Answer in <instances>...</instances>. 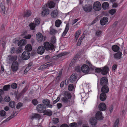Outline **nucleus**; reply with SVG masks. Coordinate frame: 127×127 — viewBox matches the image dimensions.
<instances>
[{
    "label": "nucleus",
    "instance_id": "f257e3e1",
    "mask_svg": "<svg viewBox=\"0 0 127 127\" xmlns=\"http://www.w3.org/2000/svg\"><path fill=\"white\" fill-rule=\"evenodd\" d=\"M63 96L61 98V100L64 103H67L70 102V99H71L72 95L69 92L65 91L63 93Z\"/></svg>",
    "mask_w": 127,
    "mask_h": 127
},
{
    "label": "nucleus",
    "instance_id": "f03ea898",
    "mask_svg": "<svg viewBox=\"0 0 127 127\" xmlns=\"http://www.w3.org/2000/svg\"><path fill=\"white\" fill-rule=\"evenodd\" d=\"M81 69L83 73L86 74H88L91 73V70H93L94 69L92 67L90 68L87 65L84 64L82 66Z\"/></svg>",
    "mask_w": 127,
    "mask_h": 127
},
{
    "label": "nucleus",
    "instance_id": "7ed1b4c3",
    "mask_svg": "<svg viewBox=\"0 0 127 127\" xmlns=\"http://www.w3.org/2000/svg\"><path fill=\"white\" fill-rule=\"evenodd\" d=\"M42 10L40 13V15L42 17H45L49 14V10L48 8L46 5H44L42 7Z\"/></svg>",
    "mask_w": 127,
    "mask_h": 127
},
{
    "label": "nucleus",
    "instance_id": "20e7f679",
    "mask_svg": "<svg viewBox=\"0 0 127 127\" xmlns=\"http://www.w3.org/2000/svg\"><path fill=\"white\" fill-rule=\"evenodd\" d=\"M22 48L18 47H12L10 49V53L12 54H18L21 53L22 51Z\"/></svg>",
    "mask_w": 127,
    "mask_h": 127
},
{
    "label": "nucleus",
    "instance_id": "39448f33",
    "mask_svg": "<svg viewBox=\"0 0 127 127\" xmlns=\"http://www.w3.org/2000/svg\"><path fill=\"white\" fill-rule=\"evenodd\" d=\"M44 48L46 50H53L54 47V45L52 44H50L48 42H45L44 43Z\"/></svg>",
    "mask_w": 127,
    "mask_h": 127
},
{
    "label": "nucleus",
    "instance_id": "423d86ee",
    "mask_svg": "<svg viewBox=\"0 0 127 127\" xmlns=\"http://www.w3.org/2000/svg\"><path fill=\"white\" fill-rule=\"evenodd\" d=\"M82 8L84 11L86 13L91 12L92 9V5L89 4H86L84 6H83Z\"/></svg>",
    "mask_w": 127,
    "mask_h": 127
},
{
    "label": "nucleus",
    "instance_id": "0eeeda50",
    "mask_svg": "<svg viewBox=\"0 0 127 127\" xmlns=\"http://www.w3.org/2000/svg\"><path fill=\"white\" fill-rule=\"evenodd\" d=\"M93 7L94 9L96 11H99L101 8V5L100 3L98 1L95 2L94 3Z\"/></svg>",
    "mask_w": 127,
    "mask_h": 127
},
{
    "label": "nucleus",
    "instance_id": "6e6552de",
    "mask_svg": "<svg viewBox=\"0 0 127 127\" xmlns=\"http://www.w3.org/2000/svg\"><path fill=\"white\" fill-rule=\"evenodd\" d=\"M37 111L40 113L43 112L44 109H46V107L43 104H39L36 107Z\"/></svg>",
    "mask_w": 127,
    "mask_h": 127
},
{
    "label": "nucleus",
    "instance_id": "1a4fd4ad",
    "mask_svg": "<svg viewBox=\"0 0 127 127\" xmlns=\"http://www.w3.org/2000/svg\"><path fill=\"white\" fill-rule=\"evenodd\" d=\"M30 53L29 51H24L22 54V58L23 60H27L30 57Z\"/></svg>",
    "mask_w": 127,
    "mask_h": 127
},
{
    "label": "nucleus",
    "instance_id": "9d476101",
    "mask_svg": "<svg viewBox=\"0 0 127 127\" xmlns=\"http://www.w3.org/2000/svg\"><path fill=\"white\" fill-rule=\"evenodd\" d=\"M42 103L43 105H46L47 107L52 108V105L50 104V100L48 99H45L43 100Z\"/></svg>",
    "mask_w": 127,
    "mask_h": 127
},
{
    "label": "nucleus",
    "instance_id": "9b49d317",
    "mask_svg": "<svg viewBox=\"0 0 127 127\" xmlns=\"http://www.w3.org/2000/svg\"><path fill=\"white\" fill-rule=\"evenodd\" d=\"M108 80L105 77H102L100 79V84L101 86L106 85L108 84Z\"/></svg>",
    "mask_w": 127,
    "mask_h": 127
},
{
    "label": "nucleus",
    "instance_id": "f8f14e48",
    "mask_svg": "<svg viewBox=\"0 0 127 127\" xmlns=\"http://www.w3.org/2000/svg\"><path fill=\"white\" fill-rule=\"evenodd\" d=\"M41 117L40 115L37 113H32L29 117L30 119L32 120L34 119H38Z\"/></svg>",
    "mask_w": 127,
    "mask_h": 127
},
{
    "label": "nucleus",
    "instance_id": "ddd939ff",
    "mask_svg": "<svg viewBox=\"0 0 127 127\" xmlns=\"http://www.w3.org/2000/svg\"><path fill=\"white\" fill-rule=\"evenodd\" d=\"M59 12L57 9L53 10L51 12V16L53 18H56L59 16Z\"/></svg>",
    "mask_w": 127,
    "mask_h": 127
},
{
    "label": "nucleus",
    "instance_id": "4468645a",
    "mask_svg": "<svg viewBox=\"0 0 127 127\" xmlns=\"http://www.w3.org/2000/svg\"><path fill=\"white\" fill-rule=\"evenodd\" d=\"M18 63L17 62H13L11 66L12 70L15 71L17 70L18 67Z\"/></svg>",
    "mask_w": 127,
    "mask_h": 127
},
{
    "label": "nucleus",
    "instance_id": "2eb2a0df",
    "mask_svg": "<svg viewBox=\"0 0 127 127\" xmlns=\"http://www.w3.org/2000/svg\"><path fill=\"white\" fill-rule=\"evenodd\" d=\"M109 67L107 65L104 66L101 69V73L103 75L107 74L109 71Z\"/></svg>",
    "mask_w": 127,
    "mask_h": 127
},
{
    "label": "nucleus",
    "instance_id": "dca6fc26",
    "mask_svg": "<svg viewBox=\"0 0 127 127\" xmlns=\"http://www.w3.org/2000/svg\"><path fill=\"white\" fill-rule=\"evenodd\" d=\"M45 50L44 47L43 46H40L38 47L37 50V53L40 55L42 54Z\"/></svg>",
    "mask_w": 127,
    "mask_h": 127
},
{
    "label": "nucleus",
    "instance_id": "f3484780",
    "mask_svg": "<svg viewBox=\"0 0 127 127\" xmlns=\"http://www.w3.org/2000/svg\"><path fill=\"white\" fill-rule=\"evenodd\" d=\"M36 35V38L38 42H41L43 40V36L41 33L40 32L37 33Z\"/></svg>",
    "mask_w": 127,
    "mask_h": 127
},
{
    "label": "nucleus",
    "instance_id": "a211bd4d",
    "mask_svg": "<svg viewBox=\"0 0 127 127\" xmlns=\"http://www.w3.org/2000/svg\"><path fill=\"white\" fill-rule=\"evenodd\" d=\"M103 118L102 116V112L98 111L96 113L95 118L97 120H100L103 119Z\"/></svg>",
    "mask_w": 127,
    "mask_h": 127
},
{
    "label": "nucleus",
    "instance_id": "6ab92c4d",
    "mask_svg": "<svg viewBox=\"0 0 127 127\" xmlns=\"http://www.w3.org/2000/svg\"><path fill=\"white\" fill-rule=\"evenodd\" d=\"M101 88V91L102 93H106L109 91V89L108 86L107 85H104Z\"/></svg>",
    "mask_w": 127,
    "mask_h": 127
},
{
    "label": "nucleus",
    "instance_id": "aec40b11",
    "mask_svg": "<svg viewBox=\"0 0 127 127\" xmlns=\"http://www.w3.org/2000/svg\"><path fill=\"white\" fill-rule=\"evenodd\" d=\"M108 19L106 17H104L102 18L100 20V23L102 25H105L108 21Z\"/></svg>",
    "mask_w": 127,
    "mask_h": 127
},
{
    "label": "nucleus",
    "instance_id": "412c9836",
    "mask_svg": "<svg viewBox=\"0 0 127 127\" xmlns=\"http://www.w3.org/2000/svg\"><path fill=\"white\" fill-rule=\"evenodd\" d=\"M98 108L100 111H103L106 109V107L105 104L103 103H100L98 105Z\"/></svg>",
    "mask_w": 127,
    "mask_h": 127
},
{
    "label": "nucleus",
    "instance_id": "4be33fe9",
    "mask_svg": "<svg viewBox=\"0 0 127 127\" xmlns=\"http://www.w3.org/2000/svg\"><path fill=\"white\" fill-rule=\"evenodd\" d=\"M122 53L120 52H118L117 53L114 54V57L115 59L117 60H119L122 57Z\"/></svg>",
    "mask_w": 127,
    "mask_h": 127
},
{
    "label": "nucleus",
    "instance_id": "5701e85b",
    "mask_svg": "<svg viewBox=\"0 0 127 127\" xmlns=\"http://www.w3.org/2000/svg\"><path fill=\"white\" fill-rule=\"evenodd\" d=\"M50 66V64H49V63H48L41 65L38 69V70H41L46 69L48 67Z\"/></svg>",
    "mask_w": 127,
    "mask_h": 127
},
{
    "label": "nucleus",
    "instance_id": "b1692460",
    "mask_svg": "<svg viewBox=\"0 0 127 127\" xmlns=\"http://www.w3.org/2000/svg\"><path fill=\"white\" fill-rule=\"evenodd\" d=\"M90 122L92 126H95L97 123V119L95 118H93L90 119Z\"/></svg>",
    "mask_w": 127,
    "mask_h": 127
},
{
    "label": "nucleus",
    "instance_id": "393cba45",
    "mask_svg": "<svg viewBox=\"0 0 127 127\" xmlns=\"http://www.w3.org/2000/svg\"><path fill=\"white\" fill-rule=\"evenodd\" d=\"M31 14V11L30 10H27L24 12L23 16L24 17H27L30 16Z\"/></svg>",
    "mask_w": 127,
    "mask_h": 127
},
{
    "label": "nucleus",
    "instance_id": "a878e982",
    "mask_svg": "<svg viewBox=\"0 0 127 127\" xmlns=\"http://www.w3.org/2000/svg\"><path fill=\"white\" fill-rule=\"evenodd\" d=\"M69 29V25L68 24H66L65 30L62 34V36H64L66 34Z\"/></svg>",
    "mask_w": 127,
    "mask_h": 127
},
{
    "label": "nucleus",
    "instance_id": "bb28decb",
    "mask_svg": "<svg viewBox=\"0 0 127 127\" xmlns=\"http://www.w3.org/2000/svg\"><path fill=\"white\" fill-rule=\"evenodd\" d=\"M26 41L24 39H22L19 41L18 43V45L20 47H21L23 45H25L26 44Z\"/></svg>",
    "mask_w": 127,
    "mask_h": 127
},
{
    "label": "nucleus",
    "instance_id": "cd10ccee",
    "mask_svg": "<svg viewBox=\"0 0 127 127\" xmlns=\"http://www.w3.org/2000/svg\"><path fill=\"white\" fill-rule=\"evenodd\" d=\"M77 77V76L74 74H73L71 75L70 78V80L72 83L75 81Z\"/></svg>",
    "mask_w": 127,
    "mask_h": 127
},
{
    "label": "nucleus",
    "instance_id": "c85d7f7f",
    "mask_svg": "<svg viewBox=\"0 0 127 127\" xmlns=\"http://www.w3.org/2000/svg\"><path fill=\"white\" fill-rule=\"evenodd\" d=\"M43 113H44V115H47L49 116H51L52 114V112L51 110L49 109L47 110H46V109H44Z\"/></svg>",
    "mask_w": 127,
    "mask_h": 127
},
{
    "label": "nucleus",
    "instance_id": "c756f323",
    "mask_svg": "<svg viewBox=\"0 0 127 127\" xmlns=\"http://www.w3.org/2000/svg\"><path fill=\"white\" fill-rule=\"evenodd\" d=\"M106 98V93H102L100 95V98L102 101L105 100Z\"/></svg>",
    "mask_w": 127,
    "mask_h": 127
},
{
    "label": "nucleus",
    "instance_id": "7c9ffc66",
    "mask_svg": "<svg viewBox=\"0 0 127 127\" xmlns=\"http://www.w3.org/2000/svg\"><path fill=\"white\" fill-rule=\"evenodd\" d=\"M112 50L116 52L118 51L120 49V47L116 45H113L112 47Z\"/></svg>",
    "mask_w": 127,
    "mask_h": 127
},
{
    "label": "nucleus",
    "instance_id": "2f4dec72",
    "mask_svg": "<svg viewBox=\"0 0 127 127\" xmlns=\"http://www.w3.org/2000/svg\"><path fill=\"white\" fill-rule=\"evenodd\" d=\"M32 49V47L31 44H27L26 45L25 49L26 51H31Z\"/></svg>",
    "mask_w": 127,
    "mask_h": 127
},
{
    "label": "nucleus",
    "instance_id": "473e14b6",
    "mask_svg": "<svg viewBox=\"0 0 127 127\" xmlns=\"http://www.w3.org/2000/svg\"><path fill=\"white\" fill-rule=\"evenodd\" d=\"M109 6V3L107 2H104L102 5V7L104 9H107Z\"/></svg>",
    "mask_w": 127,
    "mask_h": 127
},
{
    "label": "nucleus",
    "instance_id": "72a5a7b5",
    "mask_svg": "<svg viewBox=\"0 0 127 127\" xmlns=\"http://www.w3.org/2000/svg\"><path fill=\"white\" fill-rule=\"evenodd\" d=\"M0 7L1 9V13L3 14H5V6H4L2 3H1L0 5Z\"/></svg>",
    "mask_w": 127,
    "mask_h": 127
},
{
    "label": "nucleus",
    "instance_id": "f704fd0d",
    "mask_svg": "<svg viewBox=\"0 0 127 127\" xmlns=\"http://www.w3.org/2000/svg\"><path fill=\"white\" fill-rule=\"evenodd\" d=\"M62 23L61 21V20L59 19L57 20L55 23V26L57 27H60V25Z\"/></svg>",
    "mask_w": 127,
    "mask_h": 127
},
{
    "label": "nucleus",
    "instance_id": "c9c22d12",
    "mask_svg": "<svg viewBox=\"0 0 127 127\" xmlns=\"http://www.w3.org/2000/svg\"><path fill=\"white\" fill-rule=\"evenodd\" d=\"M81 34V31L80 30H78L77 31L75 34V39L77 40L78 38V37Z\"/></svg>",
    "mask_w": 127,
    "mask_h": 127
},
{
    "label": "nucleus",
    "instance_id": "e433bc0d",
    "mask_svg": "<svg viewBox=\"0 0 127 127\" xmlns=\"http://www.w3.org/2000/svg\"><path fill=\"white\" fill-rule=\"evenodd\" d=\"M49 7L50 8H54L55 6L54 3L52 1H50L48 4Z\"/></svg>",
    "mask_w": 127,
    "mask_h": 127
},
{
    "label": "nucleus",
    "instance_id": "4c0bfd02",
    "mask_svg": "<svg viewBox=\"0 0 127 127\" xmlns=\"http://www.w3.org/2000/svg\"><path fill=\"white\" fill-rule=\"evenodd\" d=\"M36 26L34 23H31L29 25L30 29L32 30H34Z\"/></svg>",
    "mask_w": 127,
    "mask_h": 127
},
{
    "label": "nucleus",
    "instance_id": "58836bf2",
    "mask_svg": "<svg viewBox=\"0 0 127 127\" xmlns=\"http://www.w3.org/2000/svg\"><path fill=\"white\" fill-rule=\"evenodd\" d=\"M9 105L11 108H13L15 106V103L14 101H11L9 103Z\"/></svg>",
    "mask_w": 127,
    "mask_h": 127
},
{
    "label": "nucleus",
    "instance_id": "ea45409f",
    "mask_svg": "<svg viewBox=\"0 0 127 127\" xmlns=\"http://www.w3.org/2000/svg\"><path fill=\"white\" fill-rule=\"evenodd\" d=\"M119 118L117 119L115 122L113 127H118L119 124Z\"/></svg>",
    "mask_w": 127,
    "mask_h": 127
},
{
    "label": "nucleus",
    "instance_id": "a19ab883",
    "mask_svg": "<svg viewBox=\"0 0 127 127\" xmlns=\"http://www.w3.org/2000/svg\"><path fill=\"white\" fill-rule=\"evenodd\" d=\"M68 54V52H62L58 54L57 55V56L59 58L61 57L62 56H64L65 55Z\"/></svg>",
    "mask_w": 127,
    "mask_h": 127
},
{
    "label": "nucleus",
    "instance_id": "79ce46f5",
    "mask_svg": "<svg viewBox=\"0 0 127 127\" xmlns=\"http://www.w3.org/2000/svg\"><path fill=\"white\" fill-rule=\"evenodd\" d=\"M10 85H5L3 87V90L4 91H7L10 89Z\"/></svg>",
    "mask_w": 127,
    "mask_h": 127
},
{
    "label": "nucleus",
    "instance_id": "37998d69",
    "mask_svg": "<svg viewBox=\"0 0 127 127\" xmlns=\"http://www.w3.org/2000/svg\"><path fill=\"white\" fill-rule=\"evenodd\" d=\"M75 69L76 72H80L82 71L80 66H77L75 67Z\"/></svg>",
    "mask_w": 127,
    "mask_h": 127
},
{
    "label": "nucleus",
    "instance_id": "c03bdc74",
    "mask_svg": "<svg viewBox=\"0 0 127 127\" xmlns=\"http://www.w3.org/2000/svg\"><path fill=\"white\" fill-rule=\"evenodd\" d=\"M23 104L21 102H19L16 105V108L17 109H19L21 107L23 106Z\"/></svg>",
    "mask_w": 127,
    "mask_h": 127
},
{
    "label": "nucleus",
    "instance_id": "a18cd8bd",
    "mask_svg": "<svg viewBox=\"0 0 127 127\" xmlns=\"http://www.w3.org/2000/svg\"><path fill=\"white\" fill-rule=\"evenodd\" d=\"M116 12V9H111L109 11V12L111 15H113Z\"/></svg>",
    "mask_w": 127,
    "mask_h": 127
},
{
    "label": "nucleus",
    "instance_id": "49530a36",
    "mask_svg": "<svg viewBox=\"0 0 127 127\" xmlns=\"http://www.w3.org/2000/svg\"><path fill=\"white\" fill-rule=\"evenodd\" d=\"M71 127H78V125L77 123L75 122L71 123L69 125Z\"/></svg>",
    "mask_w": 127,
    "mask_h": 127
},
{
    "label": "nucleus",
    "instance_id": "de8ad7c7",
    "mask_svg": "<svg viewBox=\"0 0 127 127\" xmlns=\"http://www.w3.org/2000/svg\"><path fill=\"white\" fill-rule=\"evenodd\" d=\"M17 59V57L15 56H12L10 58L11 61H12L13 62H17L16 61Z\"/></svg>",
    "mask_w": 127,
    "mask_h": 127
},
{
    "label": "nucleus",
    "instance_id": "09e8293b",
    "mask_svg": "<svg viewBox=\"0 0 127 127\" xmlns=\"http://www.w3.org/2000/svg\"><path fill=\"white\" fill-rule=\"evenodd\" d=\"M4 100L5 102H7L10 101V98L9 96L7 95L5 97Z\"/></svg>",
    "mask_w": 127,
    "mask_h": 127
},
{
    "label": "nucleus",
    "instance_id": "8fccbe9b",
    "mask_svg": "<svg viewBox=\"0 0 127 127\" xmlns=\"http://www.w3.org/2000/svg\"><path fill=\"white\" fill-rule=\"evenodd\" d=\"M74 88V86L72 84H71L69 85L68 86V89L70 91L73 90Z\"/></svg>",
    "mask_w": 127,
    "mask_h": 127
},
{
    "label": "nucleus",
    "instance_id": "3c124183",
    "mask_svg": "<svg viewBox=\"0 0 127 127\" xmlns=\"http://www.w3.org/2000/svg\"><path fill=\"white\" fill-rule=\"evenodd\" d=\"M32 102L34 105H36L38 103V101L36 99H33L32 101Z\"/></svg>",
    "mask_w": 127,
    "mask_h": 127
},
{
    "label": "nucleus",
    "instance_id": "603ef678",
    "mask_svg": "<svg viewBox=\"0 0 127 127\" xmlns=\"http://www.w3.org/2000/svg\"><path fill=\"white\" fill-rule=\"evenodd\" d=\"M0 114L2 116H5L6 114V112L4 110H2L0 111Z\"/></svg>",
    "mask_w": 127,
    "mask_h": 127
},
{
    "label": "nucleus",
    "instance_id": "864d4df0",
    "mask_svg": "<svg viewBox=\"0 0 127 127\" xmlns=\"http://www.w3.org/2000/svg\"><path fill=\"white\" fill-rule=\"evenodd\" d=\"M117 64H114L113 65L112 69L114 72H115V71L117 69Z\"/></svg>",
    "mask_w": 127,
    "mask_h": 127
},
{
    "label": "nucleus",
    "instance_id": "5fc2aeb1",
    "mask_svg": "<svg viewBox=\"0 0 127 127\" xmlns=\"http://www.w3.org/2000/svg\"><path fill=\"white\" fill-rule=\"evenodd\" d=\"M17 86V84L15 83H13L11 85V87L13 89H16Z\"/></svg>",
    "mask_w": 127,
    "mask_h": 127
},
{
    "label": "nucleus",
    "instance_id": "6e6d98bb",
    "mask_svg": "<svg viewBox=\"0 0 127 127\" xmlns=\"http://www.w3.org/2000/svg\"><path fill=\"white\" fill-rule=\"evenodd\" d=\"M59 119L58 118H54L53 119V122L55 124H57L59 122Z\"/></svg>",
    "mask_w": 127,
    "mask_h": 127
},
{
    "label": "nucleus",
    "instance_id": "4d7b16f0",
    "mask_svg": "<svg viewBox=\"0 0 127 127\" xmlns=\"http://www.w3.org/2000/svg\"><path fill=\"white\" fill-rule=\"evenodd\" d=\"M29 86L28 85H26L24 89L22 91V92L23 93H25L28 89Z\"/></svg>",
    "mask_w": 127,
    "mask_h": 127
},
{
    "label": "nucleus",
    "instance_id": "13d9d810",
    "mask_svg": "<svg viewBox=\"0 0 127 127\" xmlns=\"http://www.w3.org/2000/svg\"><path fill=\"white\" fill-rule=\"evenodd\" d=\"M77 56H76L75 57L73 58V59L71 61V63H72V64H74L75 63L77 60Z\"/></svg>",
    "mask_w": 127,
    "mask_h": 127
},
{
    "label": "nucleus",
    "instance_id": "bf43d9fd",
    "mask_svg": "<svg viewBox=\"0 0 127 127\" xmlns=\"http://www.w3.org/2000/svg\"><path fill=\"white\" fill-rule=\"evenodd\" d=\"M51 42L53 44L56 42V39L55 37H52L51 39Z\"/></svg>",
    "mask_w": 127,
    "mask_h": 127
},
{
    "label": "nucleus",
    "instance_id": "052dcab7",
    "mask_svg": "<svg viewBox=\"0 0 127 127\" xmlns=\"http://www.w3.org/2000/svg\"><path fill=\"white\" fill-rule=\"evenodd\" d=\"M50 32L51 34H54L57 32V31L54 29H52L50 30Z\"/></svg>",
    "mask_w": 127,
    "mask_h": 127
},
{
    "label": "nucleus",
    "instance_id": "680f3d73",
    "mask_svg": "<svg viewBox=\"0 0 127 127\" xmlns=\"http://www.w3.org/2000/svg\"><path fill=\"white\" fill-rule=\"evenodd\" d=\"M95 72L97 73L101 72V69L100 68H96L95 70Z\"/></svg>",
    "mask_w": 127,
    "mask_h": 127
},
{
    "label": "nucleus",
    "instance_id": "e2e57ef3",
    "mask_svg": "<svg viewBox=\"0 0 127 127\" xmlns=\"http://www.w3.org/2000/svg\"><path fill=\"white\" fill-rule=\"evenodd\" d=\"M31 36L32 35L31 34H28L24 36V38L26 39H30L31 38Z\"/></svg>",
    "mask_w": 127,
    "mask_h": 127
},
{
    "label": "nucleus",
    "instance_id": "0e129e2a",
    "mask_svg": "<svg viewBox=\"0 0 127 127\" xmlns=\"http://www.w3.org/2000/svg\"><path fill=\"white\" fill-rule=\"evenodd\" d=\"M113 105H111L109 107V110L110 113H112L113 111Z\"/></svg>",
    "mask_w": 127,
    "mask_h": 127
},
{
    "label": "nucleus",
    "instance_id": "69168bd1",
    "mask_svg": "<svg viewBox=\"0 0 127 127\" xmlns=\"http://www.w3.org/2000/svg\"><path fill=\"white\" fill-rule=\"evenodd\" d=\"M35 24L36 26L37 25H38L40 23V21L38 19H35Z\"/></svg>",
    "mask_w": 127,
    "mask_h": 127
},
{
    "label": "nucleus",
    "instance_id": "338daca9",
    "mask_svg": "<svg viewBox=\"0 0 127 127\" xmlns=\"http://www.w3.org/2000/svg\"><path fill=\"white\" fill-rule=\"evenodd\" d=\"M101 33L102 32L101 31H97L96 32V35L97 36H99L101 34Z\"/></svg>",
    "mask_w": 127,
    "mask_h": 127
},
{
    "label": "nucleus",
    "instance_id": "774afa93",
    "mask_svg": "<svg viewBox=\"0 0 127 127\" xmlns=\"http://www.w3.org/2000/svg\"><path fill=\"white\" fill-rule=\"evenodd\" d=\"M13 117V116H9V117L8 118H7L5 121H4L7 122L9 121L10 119H11Z\"/></svg>",
    "mask_w": 127,
    "mask_h": 127
}]
</instances>
